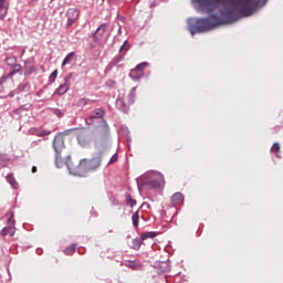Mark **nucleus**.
Returning <instances> with one entry per match:
<instances>
[{
    "instance_id": "7c9ffc66",
    "label": "nucleus",
    "mask_w": 283,
    "mask_h": 283,
    "mask_svg": "<svg viewBox=\"0 0 283 283\" xmlns=\"http://www.w3.org/2000/svg\"><path fill=\"white\" fill-rule=\"evenodd\" d=\"M59 76V70H54L53 72H52V74H51V78L53 80V81H56V77Z\"/></svg>"
},
{
    "instance_id": "4be33fe9",
    "label": "nucleus",
    "mask_w": 283,
    "mask_h": 283,
    "mask_svg": "<svg viewBox=\"0 0 283 283\" xmlns=\"http://www.w3.org/2000/svg\"><path fill=\"white\" fill-rule=\"evenodd\" d=\"M146 66H147V62H143V63L138 64L135 67V70L138 71L143 75Z\"/></svg>"
},
{
    "instance_id": "0eeeda50",
    "label": "nucleus",
    "mask_w": 283,
    "mask_h": 283,
    "mask_svg": "<svg viewBox=\"0 0 283 283\" xmlns=\"http://www.w3.org/2000/svg\"><path fill=\"white\" fill-rule=\"evenodd\" d=\"M8 217H10L8 219V222H11V224L9 227H6L4 229L1 230V235L6 237V235H10V238H14V233L17 232V229L14 228V221H12V212H8L7 213Z\"/></svg>"
},
{
    "instance_id": "f8f14e48",
    "label": "nucleus",
    "mask_w": 283,
    "mask_h": 283,
    "mask_svg": "<svg viewBox=\"0 0 283 283\" xmlns=\"http://www.w3.org/2000/svg\"><path fill=\"white\" fill-rule=\"evenodd\" d=\"M106 28H107L106 24H101L98 27V29L94 33V38L96 39V41H98V39H101V36H103V34H105Z\"/></svg>"
},
{
    "instance_id": "412c9836",
    "label": "nucleus",
    "mask_w": 283,
    "mask_h": 283,
    "mask_svg": "<svg viewBox=\"0 0 283 283\" xmlns=\"http://www.w3.org/2000/svg\"><path fill=\"white\" fill-rule=\"evenodd\" d=\"M76 251V244H72L64 250L65 255H72Z\"/></svg>"
},
{
    "instance_id": "2eb2a0df",
    "label": "nucleus",
    "mask_w": 283,
    "mask_h": 283,
    "mask_svg": "<svg viewBox=\"0 0 283 283\" xmlns=\"http://www.w3.org/2000/svg\"><path fill=\"white\" fill-rule=\"evenodd\" d=\"M129 77L133 78V81H138L143 78V75L136 69H133L129 72Z\"/></svg>"
},
{
    "instance_id": "ddd939ff",
    "label": "nucleus",
    "mask_w": 283,
    "mask_h": 283,
    "mask_svg": "<svg viewBox=\"0 0 283 283\" xmlns=\"http://www.w3.org/2000/svg\"><path fill=\"white\" fill-rule=\"evenodd\" d=\"M75 56H76V53H74V52L69 53L62 62V67L70 65V63H72L74 61Z\"/></svg>"
},
{
    "instance_id": "c85d7f7f",
    "label": "nucleus",
    "mask_w": 283,
    "mask_h": 283,
    "mask_svg": "<svg viewBox=\"0 0 283 283\" xmlns=\"http://www.w3.org/2000/svg\"><path fill=\"white\" fill-rule=\"evenodd\" d=\"M52 134V132L50 130H40L38 136H50Z\"/></svg>"
},
{
    "instance_id": "20e7f679",
    "label": "nucleus",
    "mask_w": 283,
    "mask_h": 283,
    "mask_svg": "<svg viewBox=\"0 0 283 283\" xmlns=\"http://www.w3.org/2000/svg\"><path fill=\"white\" fill-rule=\"evenodd\" d=\"M109 126L104 123L97 130V149H107L109 147Z\"/></svg>"
},
{
    "instance_id": "9d476101",
    "label": "nucleus",
    "mask_w": 283,
    "mask_h": 283,
    "mask_svg": "<svg viewBox=\"0 0 283 283\" xmlns=\"http://www.w3.org/2000/svg\"><path fill=\"white\" fill-rule=\"evenodd\" d=\"M104 116H105V109L96 108L90 114L88 118L90 120H94V118H103Z\"/></svg>"
},
{
    "instance_id": "f704fd0d",
    "label": "nucleus",
    "mask_w": 283,
    "mask_h": 283,
    "mask_svg": "<svg viewBox=\"0 0 283 283\" xmlns=\"http://www.w3.org/2000/svg\"><path fill=\"white\" fill-rule=\"evenodd\" d=\"M38 169H36V166H33L32 167V174H36Z\"/></svg>"
},
{
    "instance_id": "a878e982",
    "label": "nucleus",
    "mask_w": 283,
    "mask_h": 283,
    "mask_svg": "<svg viewBox=\"0 0 283 283\" xmlns=\"http://www.w3.org/2000/svg\"><path fill=\"white\" fill-rule=\"evenodd\" d=\"M25 74H32L34 72V66L33 65H24Z\"/></svg>"
},
{
    "instance_id": "a211bd4d",
    "label": "nucleus",
    "mask_w": 283,
    "mask_h": 283,
    "mask_svg": "<svg viewBox=\"0 0 283 283\" xmlns=\"http://www.w3.org/2000/svg\"><path fill=\"white\" fill-rule=\"evenodd\" d=\"M6 63L7 65H9V67H13V65L17 63V56L14 55L8 56L6 59Z\"/></svg>"
},
{
    "instance_id": "dca6fc26",
    "label": "nucleus",
    "mask_w": 283,
    "mask_h": 283,
    "mask_svg": "<svg viewBox=\"0 0 283 283\" xmlns=\"http://www.w3.org/2000/svg\"><path fill=\"white\" fill-rule=\"evenodd\" d=\"M21 72V64H14L12 71L8 74V78H12V75L19 74Z\"/></svg>"
},
{
    "instance_id": "2f4dec72",
    "label": "nucleus",
    "mask_w": 283,
    "mask_h": 283,
    "mask_svg": "<svg viewBox=\"0 0 283 283\" xmlns=\"http://www.w3.org/2000/svg\"><path fill=\"white\" fill-rule=\"evenodd\" d=\"M4 81H8V77H3V76H2V77L0 78V92H3V82H4Z\"/></svg>"
},
{
    "instance_id": "f03ea898",
    "label": "nucleus",
    "mask_w": 283,
    "mask_h": 283,
    "mask_svg": "<svg viewBox=\"0 0 283 283\" xmlns=\"http://www.w3.org/2000/svg\"><path fill=\"white\" fill-rule=\"evenodd\" d=\"M101 157H93L92 159H82L80 161H72V157L67 156L65 166L72 176L83 178L87 171H96L101 167Z\"/></svg>"
},
{
    "instance_id": "7ed1b4c3",
    "label": "nucleus",
    "mask_w": 283,
    "mask_h": 283,
    "mask_svg": "<svg viewBox=\"0 0 283 283\" xmlns=\"http://www.w3.org/2000/svg\"><path fill=\"white\" fill-rule=\"evenodd\" d=\"M53 149L55 151V165L59 169L65 165L67 160L63 159L61 153L65 149V136L57 134L53 139Z\"/></svg>"
},
{
    "instance_id": "6e6552de",
    "label": "nucleus",
    "mask_w": 283,
    "mask_h": 283,
    "mask_svg": "<svg viewBox=\"0 0 283 283\" xmlns=\"http://www.w3.org/2000/svg\"><path fill=\"white\" fill-rule=\"evenodd\" d=\"M77 143L81 145V147H87L90 143H92V137L90 136V133L87 132H81L77 135Z\"/></svg>"
},
{
    "instance_id": "423d86ee",
    "label": "nucleus",
    "mask_w": 283,
    "mask_h": 283,
    "mask_svg": "<svg viewBox=\"0 0 283 283\" xmlns=\"http://www.w3.org/2000/svg\"><path fill=\"white\" fill-rule=\"evenodd\" d=\"M67 17V28H72L76 21H78V17H81V12L77 9L71 8L66 11Z\"/></svg>"
},
{
    "instance_id": "9b49d317",
    "label": "nucleus",
    "mask_w": 283,
    "mask_h": 283,
    "mask_svg": "<svg viewBox=\"0 0 283 283\" xmlns=\"http://www.w3.org/2000/svg\"><path fill=\"white\" fill-rule=\"evenodd\" d=\"M182 200H185V197L182 196L181 192H176L171 197V203L174 207H176L178 205H182Z\"/></svg>"
},
{
    "instance_id": "473e14b6",
    "label": "nucleus",
    "mask_w": 283,
    "mask_h": 283,
    "mask_svg": "<svg viewBox=\"0 0 283 283\" xmlns=\"http://www.w3.org/2000/svg\"><path fill=\"white\" fill-rule=\"evenodd\" d=\"M116 160H118V155H113V157L111 158L108 165H113V163H116Z\"/></svg>"
},
{
    "instance_id": "39448f33",
    "label": "nucleus",
    "mask_w": 283,
    "mask_h": 283,
    "mask_svg": "<svg viewBox=\"0 0 283 283\" xmlns=\"http://www.w3.org/2000/svg\"><path fill=\"white\" fill-rule=\"evenodd\" d=\"M145 182L148 187H151V189H158L165 185V177L160 172H150Z\"/></svg>"
},
{
    "instance_id": "bb28decb",
    "label": "nucleus",
    "mask_w": 283,
    "mask_h": 283,
    "mask_svg": "<svg viewBox=\"0 0 283 283\" xmlns=\"http://www.w3.org/2000/svg\"><path fill=\"white\" fill-rule=\"evenodd\" d=\"M271 151H273V154H279L280 153V144L279 143H274Z\"/></svg>"
},
{
    "instance_id": "c9c22d12",
    "label": "nucleus",
    "mask_w": 283,
    "mask_h": 283,
    "mask_svg": "<svg viewBox=\"0 0 283 283\" xmlns=\"http://www.w3.org/2000/svg\"><path fill=\"white\" fill-rule=\"evenodd\" d=\"M9 96H14V93H10Z\"/></svg>"
},
{
    "instance_id": "72a5a7b5",
    "label": "nucleus",
    "mask_w": 283,
    "mask_h": 283,
    "mask_svg": "<svg viewBox=\"0 0 283 283\" xmlns=\"http://www.w3.org/2000/svg\"><path fill=\"white\" fill-rule=\"evenodd\" d=\"M125 60V55H120L118 56L116 60H115V63L118 64L120 63V61H124Z\"/></svg>"
},
{
    "instance_id": "4468645a",
    "label": "nucleus",
    "mask_w": 283,
    "mask_h": 283,
    "mask_svg": "<svg viewBox=\"0 0 283 283\" xmlns=\"http://www.w3.org/2000/svg\"><path fill=\"white\" fill-rule=\"evenodd\" d=\"M69 90L70 85L67 83H64L56 88L55 94H59V96H63V94H66Z\"/></svg>"
},
{
    "instance_id": "393cba45",
    "label": "nucleus",
    "mask_w": 283,
    "mask_h": 283,
    "mask_svg": "<svg viewBox=\"0 0 283 283\" xmlns=\"http://www.w3.org/2000/svg\"><path fill=\"white\" fill-rule=\"evenodd\" d=\"M132 220H133V227H138V220H139V217H138V212H135L133 216H132Z\"/></svg>"
},
{
    "instance_id": "cd10ccee",
    "label": "nucleus",
    "mask_w": 283,
    "mask_h": 283,
    "mask_svg": "<svg viewBox=\"0 0 283 283\" xmlns=\"http://www.w3.org/2000/svg\"><path fill=\"white\" fill-rule=\"evenodd\" d=\"M8 181L10 182V185L12 187H14V189H17V180H14V178H12V176L8 177Z\"/></svg>"
},
{
    "instance_id": "f3484780",
    "label": "nucleus",
    "mask_w": 283,
    "mask_h": 283,
    "mask_svg": "<svg viewBox=\"0 0 283 283\" xmlns=\"http://www.w3.org/2000/svg\"><path fill=\"white\" fill-rule=\"evenodd\" d=\"M156 235H158L157 232H145L142 234L140 238H142V240H149V238L154 239V238H156Z\"/></svg>"
},
{
    "instance_id": "e433bc0d",
    "label": "nucleus",
    "mask_w": 283,
    "mask_h": 283,
    "mask_svg": "<svg viewBox=\"0 0 283 283\" xmlns=\"http://www.w3.org/2000/svg\"><path fill=\"white\" fill-rule=\"evenodd\" d=\"M65 83H67V78H65Z\"/></svg>"
},
{
    "instance_id": "f257e3e1",
    "label": "nucleus",
    "mask_w": 283,
    "mask_h": 283,
    "mask_svg": "<svg viewBox=\"0 0 283 283\" xmlns=\"http://www.w3.org/2000/svg\"><path fill=\"white\" fill-rule=\"evenodd\" d=\"M192 6L197 12H206L211 14L218 6L220 8V14L222 19L212 14L208 18H192L188 21V28L190 34H202L205 32H211L219 25L224 23H233L242 17H251L260 0H191Z\"/></svg>"
},
{
    "instance_id": "c756f323",
    "label": "nucleus",
    "mask_w": 283,
    "mask_h": 283,
    "mask_svg": "<svg viewBox=\"0 0 283 283\" xmlns=\"http://www.w3.org/2000/svg\"><path fill=\"white\" fill-rule=\"evenodd\" d=\"M127 50H129V45L125 42L124 45L120 46L119 52H127Z\"/></svg>"
},
{
    "instance_id": "6ab92c4d",
    "label": "nucleus",
    "mask_w": 283,
    "mask_h": 283,
    "mask_svg": "<svg viewBox=\"0 0 283 283\" xmlns=\"http://www.w3.org/2000/svg\"><path fill=\"white\" fill-rule=\"evenodd\" d=\"M126 203L128 205V207H136V199L132 198V195H127Z\"/></svg>"
},
{
    "instance_id": "4c0bfd02",
    "label": "nucleus",
    "mask_w": 283,
    "mask_h": 283,
    "mask_svg": "<svg viewBox=\"0 0 283 283\" xmlns=\"http://www.w3.org/2000/svg\"><path fill=\"white\" fill-rule=\"evenodd\" d=\"M32 1H39V0H32Z\"/></svg>"
},
{
    "instance_id": "aec40b11",
    "label": "nucleus",
    "mask_w": 283,
    "mask_h": 283,
    "mask_svg": "<svg viewBox=\"0 0 283 283\" xmlns=\"http://www.w3.org/2000/svg\"><path fill=\"white\" fill-rule=\"evenodd\" d=\"M135 98H136V93L130 92L127 96V105H134Z\"/></svg>"
},
{
    "instance_id": "5701e85b",
    "label": "nucleus",
    "mask_w": 283,
    "mask_h": 283,
    "mask_svg": "<svg viewBox=\"0 0 283 283\" xmlns=\"http://www.w3.org/2000/svg\"><path fill=\"white\" fill-rule=\"evenodd\" d=\"M90 103V99L88 98H80L78 102H77V106L78 107H85V105H87Z\"/></svg>"
},
{
    "instance_id": "b1692460",
    "label": "nucleus",
    "mask_w": 283,
    "mask_h": 283,
    "mask_svg": "<svg viewBox=\"0 0 283 283\" xmlns=\"http://www.w3.org/2000/svg\"><path fill=\"white\" fill-rule=\"evenodd\" d=\"M142 244H143V242L139 239L133 240V249H135L136 251H138V249H140Z\"/></svg>"
},
{
    "instance_id": "1a4fd4ad",
    "label": "nucleus",
    "mask_w": 283,
    "mask_h": 283,
    "mask_svg": "<svg viewBox=\"0 0 283 283\" xmlns=\"http://www.w3.org/2000/svg\"><path fill=\"white\" fill-rule=\"evenodd\" d=\"M8 10H10V2L8 0H0V19H6Z\"/></svg>"
}]
</instances>
